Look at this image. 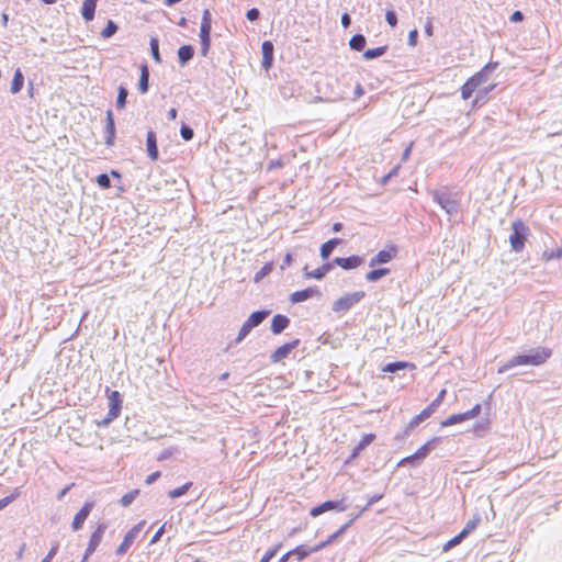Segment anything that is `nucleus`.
<instances>
[{"label":"nucleus","instance_id":"obj_1","mask_svg":"<svg viewBox=\"0 0 562 562\" xmlns=\"http://www.w3.org/2000/svg\"><path fill=\"white\" fill-rule=\"evenodd\" d=\"M551 356V350L544 347H538L528 350L526 353L517 355L499 367L498 373H504L517 366H540Z\"/></svg>","mask_w":562,"mask_h":562},{"label":"nucleus","instance_id":"obj_2","mask_svg":"<svg viewBox=\"0 0 562 562\" xmlns=\"http://www.w3.org/2000/svg\"><path fill=\"white\" fill-rule=\"evenodd\" d=\"M497 67V61H491L487 65H485L479 72H476L470 79H468V81L461 87L462 99H470L473 92L481 85L485 83L488 80L491 74L494 72Z\"/></svg>","mask_w":562,"mask_h":562},{"label":"nucleus","instance_id":"obj_3","mask_svg":"<svg viewBox=\"0 0 562 562\" xmlns=\"http://www.w3.org/2000/svg\"><path fill=\"white\" fill-rule=\"evenodd\" d=\"M431 195L434 201L438 203L448 215L452 216L458 213L459 198L457 193H451L447 190H435Z\"/></svg>","mask_w":562,"mask_h":562},{"label":"nucleus","instance_id":"obj_4","mask_svg":"<svg viewBox=\"0 0 562 562\" xmlns=\"http://www.w3.org/2000/svg\"><path fill=\"white\" fill-rule=\"evenodd\" d=\"M512 234L508 237L512 249L515 252H520L525 247L526 238L529 234V227L520 220L512 223Z\"/></svg>","mask_w":562,"mask_h":562},{"label":"nucleus","instance_id":"obj_5","mask_svg":"<svg viewBox=\"0 0 562 562\" xmlns=\"http://www.w3.org/2000/svg\"><path fill=\"white\" fill-rule=\"evenodd\" d=\"M211 30H212V14L209 9H205L202 13L201 26H200V42H201V55L206 56L211 47Z\"/></svg>","mask_w":562,"mask_h":562},{"label":"nucleus","instance_id":"obj_6","mask_svg":"<svg viewBox=\"0 0 562 562\" xmlns=\"http://www.w3.org/2000/svg\"><path fill=\"white\" fill-rule=\"evenodd\" d=\"M364 295L366 293L363 291L348 293L333 303V311L336 313L347 312L357 303H359L364 297Z\"/></svg>","mask_w":562,"mask_h":562},{"label":"nucleus","instance_id":"obj_7","mask_svg":"<svg viewBox=\"0 0 562 562\" xmlns=\"http://www.w3.org/2000/svg\"><path fill=\"white\" fill-rule=\"evenodd\" d=\"M122 408V398L117 391L109 394V412L106 416L99 423L100 426H108L116 417H119Z\"/></svg>","mask_w":562,"mask_h":562},{"label":"nucleus","instance_id":"obj_8","mask_svg":"<svg viewBox=\"0 0 562 562\" xmlns=\"http://www.w3.org/2000/svg\"><path fill=\"white\" fill-rule=\"evenodd\" d=\"M105 529L106 525L100 524L98 528L92 532L88 547L83 554L82 562H86L88 558L95 551L98 546L101 543Z\"/></svg>","mask_w":562,"mask_h":562},{"label":"nucleus","instance_id":"obj_9","mask_svg":"<svg viewBox=\"0 0 562 562\" xmlns=\"http://www.w3.org/2000/svg\"><path fill=\"white\" fill-rule=\"evenodd\" d=\"M347 506L344 505V502L342 501H326L317 506H314L311 510H310V515L312 517H317L328 510H338V512H344L346 510Z\"/></svg>","mask_w":562,"mask_h":562},{"label":"nucleus","instance_id":"obj_10","mask_svg":"<svg viewBox=\"0 0 562 562\" xmlns=\"http://www.w3.org/2000/svg\"><path fill=\"white\" fill-rule=\"evenodd\" d=\"M143 525L144 521H140L127 531L122 543L116 549V554H124L131 548L137 535L140 532Z\"/></svg>","mask_w":562,"mask_h":562},{"label":"nucleus","instance_id":"obj_11","mask_svg":"<svg viewBox=\"0 0 562 562\" xmlns=\"http://www.w3.org/2000/svg\"><path fill=\"white\" fill-rule=\"evenodd\" d=\"M115 123L113 113L111 110L106 111V122L104 127V144L108 147H112L115 143Z\"/></svg>","mask_w":562,"mask_h":562},{"label":"nucleus","instance_id":"obj_12","mask_svg":"<svg viewBox=\"0 0 562 562\" xmlns=\"http://www.w3.org/2000/svg\"><path fill=\"white\" fill-rule=\"evenodd\" d=\"M359 517V514H356L353 517H351L345 525H342L336 532H334L331 536L328 537L327 540L318 543L314 548H312V551H319L327 547L328 544L333 543L338 537H340L342 533L346 532V530L353 524V521Z\"/></svg>","mask_w":562,"mask_h":562},{"label":"nucleus","instance_id":"obj_13","mask_svg":"<svg viewBox=\"0 0 562 562\" xmlns=\"http://www.w3.org/2000/svg\"><path fill=\"white\" fill-rule=\"evenodd\" d=\"M300 344V340L299 339H294L290 342H286L282 346H280L279 348H277L274 350V352L270 356V359L272 362H280L282 361L284 358H286L289 356V353L295 349Z\"/></svg>","mask_w":562,"mask_h":562},{"label":"nucleus","instance_id":"obj_14","mask_svg":"<svg viewBox=\"0 0 562 562\" xmlns=\"http://www.w3.org/2000/svg\"><path fill=\"white\" fill-rule=\"evenodd\" d=\"M319 290L316 286H308L304 290L295 291L290 295V301L297 304L307 301L314 296H319Z\"/></svg>","mask_w":562,"mask_h":562},{"label":"nucleus","instance_id":"obj_15","mask_svg":"<svg viewBox=\"0 0 562 562\" xmlns=\"http://www.w3.org/2000/svg\"><path fill=\"white\" fill-rule=\"evenodd\" d=\"M92 508H93V503L86 502L83 504V506L81 507V509L75 515L72 524H71V527L75 531L82 528V526H83L87 517L91 513Z\"/></svg>","mask_w":562,"mask_h":562},{"label":"nucleus","instance_id":"obj_16","mask_svg":"<svg viewBox=\"0 0 562 562\" xmlns=\"http://www.w3.org/2000/svg\"><path fill=\"white\" fill-rule=\"evenodd\" d=\"M362 262H363V258L360 256H357V255L346 257V258L336 257L333 260L334 265H337L345 270L355 269V268L361 266Z\"/></svg>","mask_w":562,"mask_h":562},{"label":"nucleus","instance_id":"obj_17","mask_svg":"<svg viewBox=\"0 0 562 562\" xmlns=\"http://www.w3.org/2000/svg\"><path fill=\"white\" fill-rule=\"evenodd\" d=\"M396 256V248L391 247L389 250H380L374 257L370 259L369 266L375 267L390 262Z\"/></svg>","mask_w":562,"mask_h":562},{"label":"nucleus","instance_id":"obj_18","mask_svg":"<svg viewBox=\"0 0 562 562\" xmlns=\"http://www.w3.org/2000/svg\"><path fill=\"white\" fill-rule=\"evenodd\" d=\"M146 151L148 157L156 161L158 160L159 153H158V146H157V136L154 131H148L146 135Z\"/></svg>","mask_w":562,"mask_h":562},{"label":"nucleus","instance_id":"obj_19","mask_svg":"<svg viewBox=\"0 0 562 562\" xmlns=\"http://www.w3.org/2000/svg\"><path fill=\"white\" fill-rule=\"evenodd\" d=\"M262 68L269 70L273 63L274 46L270 41H265L261 45Z\"/></svg>","mask_w":562,"mask_h":562},{"label":"nucleus","instance_id":"obj_20","mask_svg":"<svg viewBox=\"0 0 562 562\" xmlns=\"http://www.w3.org/2000/svg\"><path fill=\"white\" fill-rule=\"evenodd\" d=\"M333 261L331 262H327V263H324L322 267L313 270V271H308L307 270V266L304 268V277L306 279H317V280H321L323 279L331 269H333Z\"/></svg>","mask_w":562,"mask_h":562},{"label":"nucleus","instance_id":"obj_21","mask_svg":"<svg viewBox=\"0 0 562 562\" xmlns=\"http://www.w3.org/2000/svg\"><path fill=\"white\" fill-rule=\"evenodd\" d=\"M375 436L373 434L364 435L361 440L353 447L350 458L347 462H350L352 459H356L360 456V453L374 440Z\"/></svg>","mask_w":562,"mask_h":562},{"label":"nucleus","instance_id":"obj_22","mask_svg":"<svg viewBox=\"0 0 562 562\" xmlns=\"http://www.w3.org/2000/svg\"><path fill=\"white\" fill-rule=\"evenodd\" d=\"M290 324L289 317L282 314H277L271 321V331L274 335L281 334Z\"/></svg>","mask_w":562,"mask_h":562},{"label":"nucleus","instance_id":"obj_23","mask_svg":"<svg viewBox=\"0 0 562 562\" xmlns=\"http://www.w3.org/2000/svg\"><path fill=\"white\" fill-rule=\"evenodd\" d=\"M341 243V239L339 238H331L324 243L319 248V255L323 260H326L329 258L334 249Z\"/></svg>","mask_w":562,"mask_h":562},{"label":"nucleus","instance_id":"obj_24","mask_svg":"<svg viewBox=\"0 0 562 562\" xmlns=\"http://www.w3.org/2000/svg\"><path fill=\"white\" fill-rule=\"evenodd\" d=\"M98 0H85L81 8L82 18L89 22L92 21L95 13Z\"/></svg>","mask_w":562,"mask_h":562},{"label":"nucleus","instance_id":"obj_25","mask_svg":"<svg viewBox=\"0 0 562 562\" xmlns=\"http://www.w3.org/2000/svg\"><path fill=\"white\" fill-rule=\"evenodd\" d=\"M194 48L192 45H182L178 49V59L181 66H184L189 60L193 58Z\"/></svg>","mask_w":562,"mask_h":562},{"label":"nucleus","instance_id":"obj_26","mask_svg":"<svg viewBox=\"0 0 562 562\" xmlns=\"http://www.w3.org/2000/svg\"><path fill=\"white\" fill-rule=\"evenodd\" d=\"M269 314L270 312L266 310L252 312L246 319V323H248L251 328L257 327L266 319Z\"/></svg>","mask_w":562,"mask_h":562},{"label":"nucleus","instance_id":"obj_27","mask_svg":"<svg viewBox=\"0 0 562 562\" xmlns=\"http://www.w3.org/2000/svg\"><path fill=\"white\" fill-rule=\"evenodd\" d=\"M406 368L415 369V364L405 361H395L387 363L386 366L383 367L382 370L389 373H396Z\"/></svg>","mask_w":562,"mask_h":562},{"label":"nucleus","instance_id":"obj_28","mask_svg":"<svg viewBox=\"0 0 562 562\" xmlns=\"http://www.w3.org/2000/svg\"><path fill=\"white\" fill-rule=\"evenodd\" d=\"M149 87V70L147 65L140 67V77L138 82V90L140 93H146Z\"/></svg>","mask_w":562,"mask_h":562},{"label":"nucleus","instance_id":"obj_29","mask_svg":"<svg viewBox=\"0 0 562 562\" xmlns=\"http://www.w3.org/2000/svg\"><path fill=\"white\" fill-rule=\"evenodd\" d=\"M23 83H24V76H23L21 69L18 68L14 72V76H13V79L11 82V89H10L11 92L13 94L19 93L23 88Z\"/></svg>","mask_w":562,"mask_h":562},{"label":"nucleus","instance_id":"obj_30","mask_svg":"<svg viewBox=\"0 0 562 562\" xmlns=\"http://www.w3.org/2000/svg\"><path fill=\"white\" fill-rule=\"evenodd\" d=\"M366 44H367V41H366L364 35H362V34H355L349 40V47L356 52H362L366 47Z\"/></svg>","mask_w":562,"mask_h":562},{"label":"nucleus","instance_id":"obj_31","mask_svg":"<svg viewBox=\"0 0 562 562\" xmlns=\"http://www.w3.org/2000/svg\"><path fill=\"white\" fill-rule=\"evenodd\" d=\"M436 442L437 438L427 441L415 452V458H417L418 461L424 460L429 454V452L435 448Z\"/></svg>","mask_w":562,"mask_h":562},{"label":"nucleus","instance_id":"obj_32","mask_svg":"<svg viewBox=\"0 0 562 562\" xmlns=\"http://www.w3.org/2000/svg\"><path fill=\"white\" fill-rule=\"evenodd\" d=\"M387 46H379L375 48H370L363 52V58L367 60L379 58L383 56L387 52Z\"/></svg>","mask_w":562,"mask_h":562},{"label":"nucleus","instance_id":"obj_33","mask_svg":"<svg viewBox=\"0 0 562 562\" xmlns=\"http://www.w3.org/2000/svg\"><path fill=\"white\" fill-rule=\"evenodd\" d=\"M389 273L390 269L387 268L373 269L366 274V280L368 282H375Z\"/></svg>","mask_w":562,"mask_h":562},{"label":"nucleus","instance_id":"obj_34","mask_svg":"<svg viewBox=\"0 0 562 562\" xmlns=\"http://www.w3.org/2000/svg\"><path fill=\"white\" fill-rule=\"evenodd\" d=\"M465 420H469L465 412L461 413V414H454V415L449 416L443 422H441V426L448 427V426L456 425V424H459V423H462Z\"/></svg>","mask_w":562,"mask_h":562},{"label":"nucleus","instance_id":"obj_35","mask_svg":"<svg viewBox=\"0 0 562 562\" xmlns=\"http://www.w3.org/2000/svg\"><path fill=\"white\" fill-rule=\"evenodd\" d=\"M191 486H192V482H187L183 485L169 491L168 492V496L170 498L181 497L182 495H184L190 490Z\"/></svg>","mask_w":562,"mask_h":562},{"label":"nucleus","instance_id":"obj_36","mask_svg":"<svg viewBox=\"0 0 562 562\" xmlns=\"http://www.w3.org/2000/svg\"><path fill=\"white\" fill-rule=\"evenodd\" d=\"M127 97H128V90L123 86L119 87L117 98H116V108L117 109L125 108Z\"/></svg>","mask_w":562,"mask_h":562},{"label":"nucleus","instance_id":"obj_37","mask_svg":"<svg viewBox=\"0 0 562 562\" xmlns=\"http://www.w3.org/2000/svg\"><path fill=\"white\" fill-rule=\"evenodd\" d=\"M273 269L272 262H267L259 271L256 272L254 277V282H260L265 277H267Z\"/></svg>","mask_w":562,"mask_h":562},{"label":"nucleus","instance_id":"obj_38","mask_svg":"<svg viewBox=\"0 0 562 562\" xmlns=\"http://www.w3.org/2000/svg\"><path fill=\"white\" fill-rule=\"evenodd\" d=\"M117 25L112 20H109L106 26L101 32V36L110 38L117 32Z\"/></svg>","mask_w":562,"mask_h":562},{"label":"nucleus","instance_id":"obj_39","mask_svg":"<svg viewBox=\"0 0 562 562\" xmlns=\"http://www.w3.org/2000/svg\"><path fill=\"white\" fill-rule=\"evenodd\" d=\"M138 494H139V490H133V491L124 494L120 501L121 505L124 507L130 506L134 502V499L137 497Z\"/></svg>","mask_w":562,"mask_h":562},{"label":"nucleus","instance_id":"obj_40","mask_svg":"<svg viewBox=\"0 0 562 562\" xmlns=\"http://www.w3.org/2000/svg\"><path fill=\"white\" fill-rule=\"evenodd\" d=\"M149 45H150V53H151V56L155 59V61L156 63H161V58H160V54H159V42H158V40L156 37H151L150 42H149Z\"/></svg>","mask_w":562,"mask_h":562},{"label":"nucleus","instance_id":"obj_41","mask_svg":"<svg viewBox=\"0 0 562 562\" xmlns=\"http://www.w3.org/2000/svg\"><path fill=\"white\" fill-rule=\"evenodd\" d=\"M480 522V517L479 516H475L474 518L470 519L464 528L460 531L464 537H467L470 532H472L477 524Z\"/></svg>","mask_w":562,"mask_h":562},{"label":"nucleus","instance_id":"obj_42","mask_svg":"<svg viewBox=\"0 0 562 562\" xmlns=\"http://www.w3.org/2000/svg\"><path fill=\"white\" fill-rule=\"evenodd\" d=\"M465 537L459 532L457 536H454L452 539H450L449 541H447L443 547H442V550L445 552L449 551L450 549H452L453 547L458 546L459 543H461V541L464 539Z\"/></svg>","mask_w":562,"mask_h":562},{"label":"nucleus","instance_id":"obj_43","mask_svg":"<svg viewBox=\"0 0 562 562\" xmlns=\"http://www.w3.org/2000/svg\"><path fill=\"white\" fill-rule=\"evenodd\" d=\"M251 329L252 328L250 327V325L248 323H246V321H245L239 329L238 336L234 340V344L237 345V344L241 342L248 336V334L250 333Z\"/></svg>","mask_w":562,"mask_h":562},{"label":"nucleus","instance_id":"obj_44","mask_svg":"<svg viewBox=\"0 0 562 562\" xmlns=\"http://www.w3.org/2000/svg\"><path fill=\"white\" fill-rule=\"evenodd\" d=\"M289 552L291 553V557L296 555L297 561H302L304 558H306L313 551H312V549L306 550L303 546H299Z\"/></svg>","mask_w":562,"mask_h":562},{"label":"nucleus","instance_id":"obj_45","mask_svg":"<svg viewBox=\"0 0 562 562\" xmlns=\"http://www.w3.org/2000/svg\"><path fill=\"white\" fill-rule=\"evenodd\" d=\"M542 257L547 261L552 260V259H559L562 257V248L557 247L551 250H544L542 254Z\"/></svg>","mask_w":562,"mask_h":562},{"label":"nucleus","instance_id":"obj_46","mask_svg":"<svg viewBox=\"0 0 562 562\" xmlns=\"http://www.w3.org/2000/svg\"><path fill=\"white\" fill-rule=\"evenodd\" d=\"M180 135L181 137L184 139V140H191L194 136V132L193 130L187 125V124H182L181 125V128H180Z\"/></svg>","mask_w":562,"mask_h":562},{"label":"nucleus","instance_id":"obj_47","mask_svg":"<svg viewBox=\"0 0 562 562\" xmlns=\"http://www.w3.org/2000/svg\"><path fill=\"white\" fill-rule=\"evenodd\" d=\"M97 183L99 184V187H101L102 189H109L111 187V179L109 177V175L106 173H100L98 177H97Z\"/></svg>","mask_w":562,"mask_h":562},{"label":"nucleus","instance_id":"obj_48","mask_svg":"<svg viewBox=\"0 0 562 562\" xmlns=\"http://www.w3.org/2000/svg\"><path fill=\"white\" fill-rule=\"evenodd\" d=\"M427 412L422 411L418 415H416L408 424V428H414L418 426L422 422L427 419Z\"/></svg>","mask_w":562,"mask_h":562},{"label":"nucleus","instance_id":"obj_49","mask_svg":"<svg viewBox=\"0 0 562 562\" xmlns=\"http://www.w3.org/2000/svg\"><path fill=\"white\" fill-rule=\"evenodd\" d=\"M381 498H382V495H381V494H374V495H372V496L368 499V503L366 504V506H363V507L361 508V510L358 513V514H359V516H360L363 512L368 510V509L370 508V506H372L374 503H376V502H378V501H380Z\"/></svg>","mask_w":562,"mask_h":562},{"label":"nucleus","instance_id":"obj_50","mask_svg":"<svg viewBox=\"0 0 562 562\" xmlns=\"http://www.w3.org/2000/svg\"><path fill=\"white\" fill-rule=\"evenodd\" d=\"M19 495V492L15 491L13 494L5 496L0 499V510L7 507L11 502H13Z\"/></svg>","mask_w":562,"mask_h":562},{"label":"nucleus","instance_id":"obj_51","mask_svg":"<svg viewBox=\"0 0 562 562\" xmlns=\"http://www.w3.org/2000/svg\"><path fill=\"white\" fill-rule=\"evenodd\" d=\"M385 20L390 24V26L395 27L397 25V16L396 13L392 10L386 11Z\"/></svg>","mask_w":562,"mask_h":562},{"label":"nucleus","instance_id":"obj_52","mask_svg":"<svg viewBox=\"0 0 562 562\" xmlns=\"http://www.w3.org/2000/svg\"><path fill=\"white\" fill-rule=\"evenodd\" d=\"M249 21H257L260 18V11L257 8L249 9L246 13Z\"/></svg>","mask_w":562,"mask_h":562},{"label":"nucleus","instance_id":"obj_53","mask_svg":"<svg viewBox=\"0 0 562 562\" xmlns=\"http://www.w3.org/2000/svg\"><path fill=\"white\" fill-rule=\"evenodd\" d=\"M417 38H418V31L416 29L412 30L409 33H408V45L409 46H416L417 44Z\"/></svg>","mask_w":562,"mask_h":562},{"label":"nucleus","instance_id":"obj_54","mask_svg":"<svg viewBox=\"0 0 562 562\" xmlns=\"http://www.w3.org/2000/svg\"><path fill=\"white\" fill-rule=\"evenodd\" d=\"M481 412V404H476L473 406V408H471L470 411H467V416L469 419H472L474 418L475 416H477Z\"/></svg>","mask_w":562,"mask_h":562},{"label":"nucleus","instance_id":"obj_55","mask_svg":"<svg viewBox=\"0 0 562 562\" xmlns=\"http://www.w3.org/2000/svg\"><path fill=\"white\" fill-rule=\"evenodd\" d=\"M57 550H58V546L55 544L50 548V550L48 551L47 555L41 561V562H50L52 559L54 558V555L57 553Z\"/></svg>","mask_w":562,"mask_h":562},{"label":"nucleus","instance_id":"obj_56","mask_svg":"<svg viewBox=\"0 0 562 562\" xmlns=\"http://www.w3.org/2000/svg\"><path fill=\"white\" fill-rule=\"evenodd\" d=\"M279 548L280 546H277L276 548L267 551L261 559L266 560V562H269L277 554Z\"/></svg>","mask_w":562,"mask_h":562},{"label":"nucleus","instance_id":"obj_57","mask_svg":"<svg viewBox=\"0 0 562 562\" xmlns=\"http://www.w3.org/2000/svg\"><path fill=\"white\" fill-rule=\"evenodd\" d=\"M279 548L280 546H277L276 548L267 551L261 559L266 560V562H269L277 554Z\"/></svg>","mask_w":562,"mask_h":562},{"label":"nucleus","instance_id":"obj_58","mask_svg":"<svg viewBox=\"0 0 562 562\" xmlns=\"http://www.w3.org/2000/svg\"><path fill=\"white\" fill-rule=\"evenodd\" d=\"M164 532H165V525H162L161 527L158 528V530L153 536L150 543L153 544V543H156L157 541H159V539L161 538Z\"/></svg>","mask_w":562,"mask_h":562},{"label":"nucleus","instance_id":"obj_59","mask_svg":"<svg viewBox=\"0 0 562 562\" xmlns=\"http://www.w3.org/2000/svg\"><path fill=\"white\" fill-rule=\"evenodd\" d=\"M160 475H161L160 471H156L146 477L145 483L148 485L153 484L155 481H157L160 477Z\"/></svg>","mask_w":562,"mask_h":562},{"label":"nucleus","instance_id":"obj_60","mask_svg":"<svg viewBox=\"0 0 562 562\" xmlns=\"http://www.w3.org/2000/svg\"><path fill=\"white\" fill-rule=\"evenodd\" d=\"M439 406V404L434 400L425 409L424 412H427L428 418L434 414L436 408Z\"/></svg>","mask_w":562,"mask_h":562},{"label":"nucleus","instance_id":"obj_61","mask_svg":"<svg viewBox=\"0 0 562 562\" xmlns=\"http://www.w3.org/2000/svg\"><path fill=\"white\" fill-rule=\"evenodd\" d=\"M439 406V404L434 400L425 409L424 412H427L428 418L434 414L436 408Z\"/></svg>","mask_w":562,"mask_h":562},{"label":"nucleus","instance_id":"obj_62","mask_svg":"<svg viewBox=\"0 0 562 562\" xmlns=\"http://www.w3.org/2000/svg\"><path fill=\"white\" fill-rule=\"evenodd\" d=\"M439 406V404L434 400L425 409L424 412H427L428 418L434 414L436 408Z\"/></svg>","mask_w":562,"mask_h":562},{"label":"nucleus","instance_id":"obj_63","mask_svg":"<svg viewBox=\"0 0 562 562\" xmlns=\"http://www.w3.org/2000/svg\"><path fill=\"white\" fill-rule=\"evenodd\" d=\"M439 406V404L434 400L425 409L424 412H427L428 418L434 414L436 408Z\"/></svg>","mask_w":562,"mask_h":562},{"label":"nucleus","instance_id":"obj_64","mask_svg":"<svg viewBox=\"0 0 562 562\" xmlns=\"http://www.w3.org/2000/svg\"><path fill=\"white\" fill-rule=\"evenodd\" d=\"M522 20H524V14L521 11L517 10V11L513 12V14L510 15L512 22L517 23V22H521Z\"/></svg>","mask_w":562,"mask_h":562}]
</instances>
